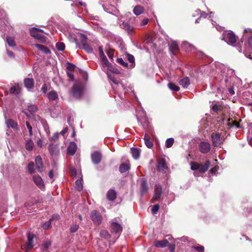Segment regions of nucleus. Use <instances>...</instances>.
I'll list each match as a JSON object with an SVG mask.
<instances>
[{
	"mask_svg": "<svg viewBox=\"0 0 252 252\" xmlns=\"http://www.w3.org/2000/svg\"><path fill=\"white\" fill-rule=\"evenodd\" d=\"M149 190L148 186L146 180L142 178L141 179V193L142 195L146 194Z\"/></svg>",
	"mask_w": 252,
	"mask_h": 252,
	"instance_id": "22",
	"label": "nucleus"
},
{
	"mask_svg": "<svg viewBox=\"0 0 252 252\" xmlns=\"http://www.w3.org/2000/svg\"><path fill=\"white\" fill-rule=\"evenodd\" d=\"M144 12V8L140 5L136 6L133 9V13L136 15H139Z\"/></svg>",
	"mask_w": 252,
	"mask_h": 252,
	"instance_id": "35",
	"label": "nucleus"
},
{
	"mask_svg": "<svg viewBox=\"0 0 252 252\" xmlns=\"http://www.w3.org/2000/svg\"><path fill=\"white\" fill-rule=\"evenodd\" d=\"M43 93L45 94L48 90V86L46 84H44L41 89Z\"/></svg>",
	"mask_w": 252,
	"mask_h": 252,
	"instance_id": "60",
	"label": "nucleus"
},
{
	"mask_svg": "<svg viewBox=\"0 0 252 252\" xmlns=\"http://www.w3.org/2000/svg\"><path fill=\"white\" fill-rule=\"evenodd\" d=\"M158 169L160 171H163L168 169L165 159L161 158L158 162L157 165Z\"/></svg>",
	"mask_w": 252,
	"mask_h": 252,
	"instance_id": "23",
	"label": "nucleus"
},
{
	"mask_svg": "<svg viewBox=\"0 0 252 252\" xmlns=\"http://www.w3.org/2000/svg\"><path fill=\"white\" fill-rule=\"evenodd\" d=\"M37 145L40 147L42 148L43 145V142L41 138H38L37 141Z\"/></svg>",
	"mask_w": 252,
	"mask_h": 252,
	"instance_id": "63",
	"label": "nucleus"
},
{
	"mask_svg": "<svg viewBox=\"0 0 252 252\" xmlns=\"http://www.w3.org/2000/svg\"><path fill=\"white\" fill-rule=\"evenodd\" d=\"M60 216L58 214H54L49 220L45 223L42 225V227L44 229H48L51 227V223L54 220H59Z\"/></svg>",
	"mask_w": 252,
	"mask_h": 252,
	"instance_id": "10",
	"label": "nucleus"
},
{
	"mask_svg": "<svg viewBox=\"0 0 252 252\" xmlns=\"http://www.w3.org/2000/svg\"><path fill=\"white\" fill-rule=\"evenodd\" d=\"M108 78L110 79V80L114 84L118 85L119 82L116 79L115 77L114 76H112L109 74H107Z\"/></svg>",
	"mask_w": 252,
	"mask_h": 252,
	"instance_id": "56",
	"label": "nucleus"
},
{
	"mask_svg": "<svg viewBox=\"0 0 252 252\" xmlns=\"http://www.w3.org/2000/svg\"><path fill=\"white\" fill-rule=\"evenodd\" d=\"M160 206L158 204H155L151 209V212L153 214H157L158 210L159 209Z\"/></svg>",
	"mask_w": 252,
	"mask_h": 252,
	"instance_id": "49",
	"label": "nucleus"
},
{
	"mask_svg": "<svg viewBox=\"0 0 252 252\" xmlns=\"http://www.w3.org/2000/svg\"><path fill=\"white\" fill-rule=\"evenodd\" d=\"M117 196V192L113 189H109L107 194H106V198L107 199L111 201H113L115 200Z\"/></svg>",
	"mask_w": 252,
	"mask_h": 252,
	"instance_id": "21",
	"label": "nucleus"
},
{
	"mask_svg": "<svg viewBox=\"0 0 252 252\" xmlns=\"http://www.w3.org/2000/svg\"><path fill=\"white\" fill-rule=\"evenodd\" d=\"M35 235L34 234L30 233L28 234V242L26 246V251L32 249L33 248V239Z\"/></svg>",
	"mask_w": 252,
	"mask_h": 252,
	"instance_id": "15",
	"label": "nucleus"
},
{
	"mask_svg": "<svg viewBox=\"0 0 252 252\" xmlns=\"http://www.w3.org/2000/svg\"><path fill=\"white\" fill-rule=\"evenodd\" d=\"M101 159L102 155L99 152H94L91 155L92 161L94 164H99L100 162Z\"/></svg>",
	"mask_w": 252,
	"mask_h": 252,
	"instance_id": "8",
	"label": "nucleus"
},
{
	"mask_svg": "<svg viewBox=\"0 0 252 252\" xmlns=\"http://www.w3.org/2000/svg\"><path fill=\"white\" fill-rule=\"evenodd\" d=\"M48 150L50 154L53 156L57 155L59 152L57 147L54 144H50L48 146Z\"/></svg>",
	"mask_w": 252,
	"mask_h": 252,
	"instance_id": "28",
	"label": "nucleus"
},
{
	"mask_svg": "<svg viewBox=\"0 0 252 252\" xmlns=\"http://www.w3.org/2000/svg\"><path fill=\"white\" fill-rule=\"evenodd\" d=\"M168 86L170 90L173 91L177 92L180 90V87L172 82L169 83Z\"/></svg>",
	"mask_w": 252,
	"mask_h": 252,
	"instance_id": "38",
	"label": "nucleus"
},
{
	"mask_svg": "<svg viewBox=\"0 0 252 252\" xmlns=\"http://www.w3.org/2000/svg\"><path fill=\"white\" fill-rule=\"evenodd\" d=\"M59 136V133L57 132V133L54 134V135L52 136L51 139L53 141H55L58 139Z\"/></svg>",
	"mask_w": 252,
	"mask_h": 252,
	"instance_id": "64",
	"label": "nucleus"
},
{
	"mask_svg": "<svg viewBox=\"0 0 252 252\" xmlns=\"http://www.w3.org/2000/svg\"><path fill=\"white\" fill-rule=\"evenodd\" d=\"M73 72L74 71H66L67 76L69 77V80L72 81L74 80Z\"/></svg>",
	"mask_w": 252,
	"mask_h": 252,
	"instance_id": "57",
	"label": "nucleus"
},
{
	"mask_svg": "<svg viewBox=\"0 0 252 252\" xmlns=\"http://www.w3.org/2000/svg\"><path fill=\"white\" fill-rule=\"evenodd\" d=\"M111 227L112 232L115 233H121L122 231V227L116 222H113L111 224Z\"/></svg>",
	"mask_w": 252,
	"mask_h": 252,
	"instance_id": "18",
	"label": "nucleus"
},
{
	"mask_svg": "<svg viewBox=\"0 0 252 252\" xmlns=\"http://www.w3.org/2000/svg\"><path fill=\"white\" fill-rule=\"evenodd\" d=\"M129 168L130 167L127 164L123 163L120 165L119 171L121 173H124L128 171Z\"/></svg>",
	"mask_w": 252,
	"mask_h": 252,
	"instance_id": "34",
	"label": "nucleus"
},
{
	"mask_svg": "<svg viewBox=\"0 0 252 252\" xmlns=\"http://www.w3.org/2000/svg\"><path fill=\"white\" fill-rule=\"evenodd\" d=\"M21 91V87L19 84L18 83L15 86H13L9 89V94H15L16 95H19Z\"/></svg>",
	"mask_w": 252,
	"mask_h": 252,
	"instance_id": "19",
	"label": "nucleus"
},
{
	"mask_svg": "<svg viewBox=\"0 0 252 252\" xmlns=\"http://www.w3.org/2000/svg\"><path fill=\"white\" fill-rule=\"evenodd\" d=\"M226 40L229 44H234L237 41L236 36L233 32H228L226 36Z\"/></svg>",
	"mask_w": 252,
	"mask_h": 252,
	"instance_id": "24",
	"label": "nucleus"
},
{
	"mask_svg": "<svg viewBox=\"0 0 252 252\" xmlns=\"http://www.w3.org/2000/svg\"><path fill=\"white\" fill-rule=\"evenodd\" d=\"M174 142V140L173 138H170L166 139L165 142V146L167 148L171 147Z\"/></svg>",
	"mask_w": 252,
	"mask_h": 252,
	"instance_id": "40",
	"label": "nucleus"
},
{
	"mask_svg": "<svg viewBox=\"0 0 252 252\" xmlns=\"http://www.w3.org/2000/svg\"><path fill=\"white\" fill-rule=\"evenodd\" d=\"M24 86L28 90L33 88L34 81L33 78H26L24 80Z\"/></svg>",
	"mask_w": 252,
	"mask_h": 252,
	"instance_id": "14",
	"label": "nucleus"
},
{
	"mask_svg": "<svg viewBox=\"0 0 252 252\" xmlns=\"http://www.w3.org/2000/svg\"><path fill=\"white\" fill-rule=\"evenodd\" d=\"M7 42L9 46L15 47L16 46V43L14 40V38L11 36H7L6 38Z\"/></svg>",
	"mask_w": 252,
	"mask_h": 252,
	"instance_id": "37",
	"label": "nucleus"
},
{
	"mask_svg": "<svg viewBox=\"0 0 252 252\" xmlns=\"http://www.w3.org/2000/svg\"><path fill=\"white\" fill-rule=\"evenodd\" d=\"M114 50L113 49H109L106 51V53L108 56V57L110 59H113L114 56Z\"/></svg>",
	"mask_w": 252,
	"mask_h": 252,
	"instance_id": "55",
	"label": "nucleus"
},
{
	"mask_svg": "<svg viewBox=\"0 0 252 252\" xmlns=\"http://www.w3.org/2000/svg\"><path fill=\"white\" fill-rule=\"evenodd\" d=\"M169 49L170 52L174 55H176L179 51L178 44L175 41H172L169 44Z\"/></svg>",
	"mask_w": 252,
	"mask_h": 252,
	"instance_id": "17",
	"label": "nucleus"
},
{
	"mask_svg": "<svg viewBox=\"0 0 252 252\" xmlns=\"http://www.w3.org/2000/svg\"><path fill=\"white\" fill-rule=\"evenodd\" d=\"M34 144L31 139L26 140L25 141V148L28 151H32L33 150Z\"/></svg>",
	"mask_w": 252,
	"mask_h": 252,
	"instance_id": "29",
	"label": "nucleus"
},
{
	"mask_svg": "<svg viewBox=\"0 0 252 252\" xmlns=\"http://www.w3.org/2000/svg\"><path fill=\"white\" fill-rule=\"evenodd\" d=\"M75 66L72 63L68 62L67 63L66 69L67 71H74Z\"/></svg>",
	"mask_w": 252,
	"mask_h": 252,
	"instance_id": "47",
	"label": "nucleus"
},
{
	"mask_svg": "<svg viewBox=\"0 0 252 252\" xmlns=\"http://www.w3.org/2000/svg\"><path fill=\"white\" fill-rule=\"evenodd\" d=\"M193 248L196 251H197L198 252H203L204 248V247L200 246H193Z\"/></svg>",
	"mask_w": 252,
	"mask_h": 252,
	"instance_id": "59",
	"label": "nucleus"
},
{
	"mask_svg": "<svg viewBox=\"0 0 252 252\" xmlns=\"http://www.w3.org/2000/svg\"><path fill=\"white\" fill-rule=\"evenodd\" d=\"M35 166L38 172H42L43 168V162L41 157L38 156L36 157L35 159Z\"/></svg>",
	"mask_w": 252,
	"mask_h": 252,
	"instance_id": "20",
	"label": "nucleus"
},
{
	"mask_svg": "<svg viewBox=\"0 0 252 252\" xmlns=\"http://www.w3.org/2000/svg\"><path fill=\"white\" fill-rule=\"evenodd\" d=\"M162 192L161 186L159 184H156L154 188V195L152 200L153 201H158L160 198Z\"/></svg>",
	"mask_w": 252,
	"mask_h": 252,
	"instance_id": "5",
	"label": "nucleus"
},
{
	"mask_svg": "<svg viewBox=\"0 0 252 252\" xmlns=\"http://www.w3.org/2000/svg\"><path fill=\"white\" fill-rule=\"evenodd\" d=\"M30 32L31 35L34 38L39 40L42 43L46 42V37L43 35L38 33L37 28H32L30 29Z\"/></svg>",
	"mask_w": 252,
	"mask_h": 252,
	"instance_id": "4",
	"label": "nucleus"
},
{
	"mask_svg": "<svg viewBox=\"0 0 252 252\" xmlns=\"http://www.w3.org/2000/svg\"><path fill=\"white\" fill-rule=\"evenodd\" d=\"M131 151L132 157L134 159H137L139 158L140 154V150L139 149L132 148Z\"/></svg>",
	"mask_w": 252,
	"mask_h": 252,
	"instance_id": "33",
	"label": "nucleus"
},
{
	"mask_svg": "<svg viewBox=\"0 0 252 252\" xmlns=\"http://www.w3.org/2000/svg\"><path fill=\"white\" fill-rule=\"evenodd\" d=\"M211 140L214 147H219L222 144L224 138L221 136L220 133H213L211 135Z\"/></svg>",
	"mask_w": 252,
	"mask_h": 252,
	"instance_id": "3",
	"label": "nucleus"
},
{
	"mask_svg": "<svg viewBox=\"0 0 252 252\" xmlns=\"http://www.w3.org/2000/svg\"><path fill=\"white\" fill-rule=\"evenodd\" d=\"M99 235L101 237L104 238H108L109 237L108 231L105 230H101L100 232Z\"/></svg>",
	"mask_w": 252,
	"mask_h": 252,
	"instance_id": "44",
	"label": "nucleus"
},
{
	"mask_svg": "<svg viewBox=\"0 0 252 252\" xmlns=\"http://www.w3.org/2000/svg\"><path fill=\"white\" fill-rule=\"evenodd\" d=\"M149 22V19L148 18H144L142 20V21H141V23H140V26H145L146 25H147Z\"/></svg>",
	"mask_w": 252,
	"mask_h": 252,
	"instance_id": "61",
	"label": "nucleus"
},
{
	"mask_svg": "<svg viewBox=\"0 0 252 252\" xmlns=\"http://www.w3.org/2000/svg\"><path fill=\"white\" fill-rule=\"evenodd\" d=\"M28 169L30 173L32 174L34 172V164L33 162H30L28 165Z\"/></svg>",
	"mask_w": 252,
	"mask_h": 252,
	"instance_id": "41",
	"label": "nucleus"
},
{
	"mask_svg": "<svg viewBox=\"0 0 252 252\" xmlns=\"http://www.w3.org/2000/svg\"><path fill=\"white\" fill-rule=\"evenodd\" d=\"M199 151L202 154H206L211 150V145L207 142H201L199 145Z\"/></svg>",
	"mask_w": 252,
	"mask_h": 252,
	"instance_id": "6",
	"label": "nucleus"
},
{
	"mask_svg": "<svg viewBox=\"0 0 252 252\" xmlns=\"http://www.w3.org/2000/svg\"><path fill=\"white\" fill-rule=\"evenodd\" d=\"M100 59L102 61V63L105 66H107V67L110 66V65H111V63L108 62L106 56L105 57H104L103 58H101Z\"/></svg>",
	"mask_w": 252,
	"mask_h": 252,
	"instance_id": "51",
	"label": "nucleus"
},
{
	"mask_svg": "<svg viewBox=\"0 0 252 252\" xmlns=\"http://www.w3.org/2000/svg\"><path fill=\"white\" fill-rule=\"evenodd\" d=\"M179 83L183 88H187L190 84V80L188 77H186L180 80Z\"/></svg>",
	"mask_w": 252,
	"mask_h": 252,
	"instance_id": "31",
	"label": "nucleus"
},
{
	"mask_svg": "<svg viewBox=\"0 0 252 252\" xmlns=\"http://www.w3.org/2000/svg\"><path fill=\"white\" fill-rule=\"evenodd\" d=\"M144 140L145 144L148 148H151L152 147H153V143L152 141L151 140L150 136L148 134L145 133L144 137Z\"/></svg>",
	"mask_w": 252,
	"mask_h": 252,
	"instance_id": "27",
	"label": "nucleus"
},
{
	"mask_svg": "<svg viewBox=\"0 0 252 252\" xmlns=\"http://www.w3.org/2000/svg\"><path fill=\"white\" fill-rule=\"evenodd\" d=\"M169 242L166 239L161 241L156 240L154 242V245L158 248H163L169 245Z\"/></svg>",
	"mask_w": 252,
	"mask_h": 252,
	"instance_id": "25",
	"label": "nucleus"
},
{
	"mask_svg": "<svg viewBox=\"0 0 252 252\" xmlns=\"http://www.w3.org/2000/svg\"><path fill=\"white\" fill-rule=\"evenodd\" d=\"M126 56L127 58L128 61L129 62V63H134L135 62V58L134 56L129 53H126Z\"/></svg>",
	"mask_w": 252,
	"mask_h": 252,
	"instance_id": "45",
	"label": "nucleus"
},
{
	"mask_svg": "<svg viewBox=\"0 0 252 252\" xmlns=\"http://www.w3.org/2000/svg\"><path fill=\"white\" fill-rule=\"evenodd\" d=\"M87 36L86 35L84 34H81L80 37V40L81 43V46H82L84 45L87 44Z\"/></svg>",
	"mask_w": 252,
	"mask_h": 252,
	"instance_id": "39",
	"label": "nucleus"
},
{
	"mask_svg": "<svg viewBox=\"0 0 252 252\" xmlns=\"http://www.w3.org/2000/svg\"><path fill=\"white\" fill-rule=\"evenodd\" d=\"M218 168V167L217 166H214V167L212 168L210 170L209 173H212V174L215 173L217 171Z\"/></svg>",
	"mask_w": 252,
	"mask_h": 252,
	"instance_id": "62",
	"label": "nucleus"
},
{
	"mask_svg": "<svg viewBox=\"0 0 252 252\" xmlns=\"http://www.w3.org/2000/svg\"><path fill=\"white\" fill-rule=\"evenodd\" d=\"M190 169L192 170H198L199 172L203 173L206 172L210 165V161L209 159L205 161L204 163H199L197 162L191 161L190 163Z\"/></svg>",
	"mask_w": 252,
	"mask_h": 252,
	"instance_id": "1",
	"label": "nucleus"
},
{
	"mask_svg": "<svg viewBox=\"0 0 252 252\" xmlns=\"http://www.w3.org/2000/svg\"><path fill=\"white\" fill-rule=\"evenodd\" d=\"M74 41L76 43L77 48H82L84 50L88 53H91L93 51V48L90 46L89 44H86L82 46H81V45L78 43L77 39L74 38Z\"/></svg>",
	"mask_w": 252,
	"mask_h": 252,
	"instance_id": "13",
	"label": "nucleus"
},
{
	"mask_svg": "<svg viewBox=\"0 0 252 252\" xmlns=\"http://www.w3.org/2000/svg\"><path fill=\"white\" fill-rule=\"evenodd\" d=\"M90 219L96 225H99L101 224L103 217L101 214L97 210H94L90 213Z\"/></svg>",
	"mask_w": 252,
	"mask_h": 252,
	"instance_id": "2",
	"label": "nucleus"
},
{
	"mask_svg": "<svg viewBox=\"0 0 252 252\" xmlns=\"http://www.w3.org/2000/svg\"><path fill=\"white\" fill-rule=\"evenodd\" d=\"M100 59L102 61V63L105 66H107V67L110 66V65H111V63L108 62L106 56L105 57H104L103 58H101Z\"/></svg>",
	"mask_w": 252,
	"mask_h": 252,
	"instance_id": "52",
	"label": "nucleus"
},
{
	"mask_svg": "<svg viewBox=\"0 0 252 252\" xmlns=\"http://www.w3.org/2000/svg\"><path fill=\"white\" fill-rule=\"evenodd\" d=\"M6 125L8 127H11L14 129H18V124L14 120L9 119L6 122Z\"/></svg>",
	"mask_w": 252,
	"mask_h": 252,
	"instance_id": "32",
	"label": "nucleus"
},
{
	"mask_svg": "<svg viewBox=\"0 0 252 252\" xmlns=\"http://www.w3.org/2000/svg\"><path fill=\"white\" fill-rule=\"evenodd\" d=\"M100 59L102 61V63L105 66H107V67L110 66V65H111V63L108 62L106 56L105 57H104L103 58H101Z\"/></svg>",
	"mask_w": 252,
	"mask_h": 252,
	"instance_id": "50",
	"label": "nucleus"
},
{
	"mask_svg": "<svg viewBox=\"0 0 252 252\" xmlns=\"http://www.w3.org/2000/svg\"><path fill=\"white\" fill-rule=\"evenodd\" d=\"M222 109V107L220 105H218L217 104L214 105L212 107V110L214 112H218V111H221Z\"/></svg>",
	"mask_w": 252,
	"mask_h": 252,
	"instance_id": "48",
	"label": "nucleus"
},
{
	"mask_svg": "<svg viewBox=\"0 0 252 252\" xmlns=\"http://www.w3.org/2000/svg\"><path fill=\"white\" fill-rule=\"evenodd\" d=\"M75 185L78 191H81L83 189V185L82 184L81 180H77L75 182Z\"/></svg>",
	"mask_w": 252,
	"mask_h": 252,
	"instance_id": "43",
	"label": "nucleus"
},
{
	"mask_svg": "<svg viewBox=\"0 0 252 252\" xmlns=\"http://www.w3.org/2000/svg\"><path fill=\"white\" fill-rule=\"evenodd\" d=\"M35 46L36 48H37L39 50H40L41 51H42L46 54H49L51 53V51L45 46L39 44H35Z\"/></svg>",
	"mask_w": 252,
	"mask_h": 252,
	"instance_id": "30",
	"label": "nucleus"
},
{
	"mask_svg": "<svg viewBox=\"0 0 252 252\" xmlns=\"http://www.w3.org/2000/svg\"><path fill=\"white\" fill-rule=\"evenodd\" d=\"M76 150V144L74 142H71L67 148V154L69 156H73L75 154Z\"/></svg>",
	"mask_w": 252,
	"mask_h": 252,
	"instance_id": "16",
	"label": "nucleus"
},
{
	"mask_svg": "<svg viewBox=\"0 0 252 252\" xmlns=\"http://www.w3.org/2000/svg\"><path fill=\"white\" fill-rule=\"evenodd\" d=\"M28 110L31 113H34L37 110V108L34 105H30L28 106Z\"/></svg>",
	"mask_w": 252,
	"mask_h": 252,
	"instance_id": "53",
	"label": "nucleus"
},
{
	"mask_svg": "<svg viewBox=\"0 0 252 252\" xmlns=\"http://www.w3.org/2000/svg\"><path fill=\"white\" fill-rule=\"evenodd\" d=\"M121 26L122 28L127 32L128 35H132L135 34L133 27L130 25L128 23L124 22L122 23Z\"/></svg>",
	"mask_w": 252,
	"mask_h": 252,
	"instance_id": "11",
	"label": "nucleus"
},
{
	"mask_svg": "<svg viewBox=\"0 0 252 252\" xmlns=\"http://www.w3.org/2000/svg\"><path fill=\"white\" fill-rule=\"evenodd\" d=\"M117 62L120 64L121 65H123L124 67H127V68H132L133 67L134 65L133 64H131L128 66V64L127 63H126L124 61L123 59L121 58H118L117 59Z\"/></svg>",
	"mask_w": 252,
	"mask_h": 252,
	"instance_id": "36",
	"label": "nucleus"
},
{
	"mask_svg": "<svg viewBox=\"0 0 252 252\" xmlns=\"http://www.w3.org/2000/svg\"><path fill=\"white\" fill-rule=\"evenodd\" d=\"M56 47L59 51H63L65 49V45L63 42H57L56 45Z\"/></svg>",
	"mask_w": 252,
	"mask_h": 252,
	"instance_id": "42",
	"label": "nucleus"
},
{
	"mask_svg": "<svg viewBox=\"0 0 252 252\" xmlns=\"http://www.w3.org/2000/svg\"><path fill=\"white\" fill-rule=\"evenodd\" d=\"M33 181L36 186L40 189H43L45 187L44 182L39 175H34L33 176Z\"/></svg>",
	"mask_w": 252,
	"mask_h": 252,
	"instance_id": "12",
	"label": "nucleus"
},
{
	"mask_svg": "<svg viewBox=\"0 0 252 252\" xmlns=\"http://www.w3.org/2000/svg\"><path fill=\"white\" fill-rule=\"evenodd\" d=\"M47 96L50 101L56 100L59 98L57 93L54 90L49 92Z\"/></svg>",
	"mask_w": 252,
	"mask_h": 252,
	"instance_id": "26",
	"label": "nucleus"
},
{
	"mask_svg": "<svg viewBox=\"0 0 252 252\" xmlns=\"http://www.w3.org/2000/svg\"><path fill=\"white\" fill-rule=\"evenodd\" d=\"M228 125L230 127H232L234 126H236L237 127H239L240 125L239 122H238L236 121H232V123L229 122L228 124Z\"/></svg>",
	"mask_w": 252,
	"mask_h": 252,
	"instance_id": "54",
	"label": "nucleus"
},
{
	"mask_svg": "<svg viewBox=\"0 0 252 252\" xmlns=\"http://www.w3.org/2000/svg\"><path fill=\"white\" fill-rule=\"evenodd\" d=\"M137 120L141 123L144 129H147L149 127V122L145 114L143 113L142 116H137Z\"/></svg>",
	"mask_w": 252,
	"mask_h": 252,
	"instance_id": "7",
	"label": "nucleus"
},
{
	"mask_svg": "<svg viewBox=\"0 0 252 252\" xmlns=\"http://www.w3.org/2000/svg\"><path fill=\"white\" fill-rule=\"evenodd\" d=\"M79 228V224L76 223L71 225L70 227V231L71 233H74L76 232Z\"/></svg>",
	"mask_w": 252,
	"mask_h": 252,
	"instance_id": "46",
	"label": "nucleus"
},
{
	"mask_svg": "<svg viewBox=\"0 0 252 252\" xmlns=\"http://www.w3.org/2000/svg\"><path fill=\"white\" fill-rule=\"evenodd\" d=\"M82 88L80 84H74L72 89V93L73 96L75 97H80L82 94Z\"/></svg>",
	"mask_w": 252,
	"mask_h": 252,
	"instance_id": "9",
	"label": "nucleus"
},
{
	"mask_svg": "<svg viewBox=\"0 0 252 252\" xmlns=\"http://www.w3.org/2000/svg\"><path fill=\"white\" fill-rule=\"evenodd\" d=\"M26 126L29 129V132L31 136L32 135V126L30 125V123L28 122H26Z\"/></svg>",
	"mask_w": 252,
	"mask_h": 252,
	"instance_id": "58",
	"label": "nucleus"
}]
</instances>
